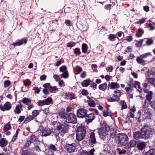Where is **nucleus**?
<instances>
[{"instance_id":"obj_1","label":"nucleus","mask_w":155,"mask_h":155,"mask_svg":"<svg viewBox=\"0 0 155 155\" xmlns=\"http://www.w3.org/2000/svg\"><path fill=\"white\" fill-rule=\"evenodd\" d=\"M140 132L137 131L133 134L134 138L136 140L143 139L147 140L151 138L153 136L155 130L149 124H144L141 128Z\"/></svg>"},{"instance_id":"obj_2","label":"nucleus","mask_w":155,"mask_h":155,"mask_svg":"<svg viewBox=\"0 0 155 155\" xmlns=\"http://www.w3.org/2000/svg\"><path fill=\"white\" fill-rule=\"evenodd\" d=\"M101 127L98 130L97 133L100 138L104 140L107 133L110 130V127L104 121L101 123Z\"/></svg>"},{"instance_id":"obj_3","label":"nucleus","mask_w":155,"mask_h":155,"mask_svg":"<svg viewBox=\"0 0 155 155\" xmlns=\"http://www.w3.org/2000/svg\"><path fill=\"white\" fill-rule=\"evenodd\" d=\"M117 143L120 146H125L128 142V136L124 133H118L115 138Z\"/></svg>"},{"instance_id":"obj_4","label":"nucleus","mask_w":155,"mask_h":155,"mask_svg":"<svg viewBox=\"0 0 155 155\" xmlns=\"http://www.w3.org/2000/svg\"><path fill=\"white\" fill-rule=\"evenodd\" d=\"M85 127L83 125L78 127L76 130V139L78 141H81L85 137L86 133Z\"/></svg>"},{"instance_id":"obj_5","label":"nucleus","mask_w":155,"mask_h":155,"mask_svg":"<svg viewBox=\"0 0 155 155\" xmlns=\"http://www.w3.org/2000/svg\"><path fill=\"white\" fill-rule=\"evenodd\" d=\"M69 123L66 120H63L57 127L58 131L63 134H65L68 131L69 128Z\"/></svg>"},{"instance_id":"obj_6","label":"nucleus","mask_w":155,"mask_h":155,"mask_svg":"<svg viewBox=\"0 0 155 155\" xmlns=\"http://www.w3.org/2000/svg\"><path fill=\"white\" fill-rule=\"evenodd\" d=\"M87 114V111L86 109L80 108L78 110L77 116L78 117L81 118L84 117Z\"/></svg>"},{"instance_id":"obj_7","label":"nucleus","mask_w":155,"mask_h":155,"mask_svg":"<svg viewBox=\"0 0 155 155\" xmlns=\"http://www.w3.org/2000/svg\"><path fill=\"white\" fill-rule=\"evenodd\" d=\"M74 143L71 144L66 143L65 145L66 150L69 153H73L75 151L76 147Z\"/></svg>"},{"instance_id":"obj_8","label":"nucleus","mask_w":155,"mask_h":155,"mask_svg":"<svg viewBox=\"0 0 155 155\" xmlns=\"http://www.w3.org/2000/svg\"><path fill=\"white\" fill-rule=\"evenodd\" d=\"M67 119L69 123L74 124L77 122V118L76 115L72 113H70L68 114Z\"/></svg>"},{"instance_id":"obj_9","label":"nucleus","mask_w":155,"mask_h":155,"mask_svg":"<svg viewBox=\"0 0 155 155\" xmlns=\"http://www.w3.org/2000/svg\"><path fill=\"white\" fill-rule=\"evenodd\" d=\"M12 107V105L9 102H6L3 106L0 105V110L4 111L5 110H10Z\"/></svg>"},{"instance_id":"obj_10","label":"nucleus","mask_w":155,"mask_h":155,"mask_svg":"<svg viewBox=\"0 0 155 155\" xmlns=\"http://www.w3.org/2000/svg\"><path fill=\"white\" fill-rule=\"evenodd\" d=\"M143 91L145 93L147 94L146 96V99L148 101L151 102V100L153 98V92L151 91H149L148 89H145L143 90Z\"/></svg>"},{"instance_id":"obj_11","label":"nucleus","mask_w":155,"mask_h":155,"mask_svg":"<svg viewBox=\"0 0 155 155\" xmlns=\"http://www.w3.org/2000/svg\"><path fill=\"white\" fill-rule=\"evenodd\" d=\"M28 40V39L27 38H24L21 40H17L14 43L12 44V45H13L14 46H20L23 44H25L27 43Z\"/></svg>"},{"instance_id":"obj_12","label":"nucleus","mask_w":155,"mask_h":155,"mask_svg":"<svg viewBox=\"0 0 155 155\" xmlns=\"http://www.w3.org/2000/svg\"><path fill=\"white\" fill-rule=\"evenodd\" d=\"M85 121L87 124L91 122L94 119L95 116L93 113H91L86 115Z\"/></svg>"},{"instance_id":"obj_13","label":"nucleus","mask_w":155,"mask_h":155,"mask_svg":"<svg viewBox=\"0 0 155 155\" xmlns=\"http://www.w3.org/2000/svg\"><path fill=\"white\" fill-rule=\"evenodd\" d=\"M42 136L46 137L49 135L51 133V131L50 129L43 128L41 131Z\"/></svg>"},{"instance_id":"obj_14","label":"nucleus","mask_w":155,"mask_h":155,"mask_svg":"<svg viewBox=\"0 0 155 155\" xmlns=\"http://www.w3.org/2000/svg\"><path fill=\"white\" fill-rule=\"evenodd\" d=\"M30 140L34 145L35 144H39L40 141L38 140V138L34 135H32L30 137Z\"/></svg>"},{"instance_id":"obj_15","label":"nucleus","mask_w":155,"mask_h":155,"mask_svg":"<svg viewBox=\"0 0 155 155\" xmlns=\"http://www.w3.org/2000/svg\"><path fill=\"white\" fill-rule=\"evenodd\" d=\"M107 99L108 102H113L114 101H119V98L117 96H115V94H113L112 97H108L107 98Z\"/></svg>"},{"instance_id":"obj_16","label":"nucleus","mask_w":155,"mask_h":155,"mask_svg":"<svg viewBox=\"0 0 155 155\" xmlns=\"http://www.w3.org/2000/svg\"><path fill=\"white\" fill-rule=\"evenodd\" d=\"M120 86L119 84L115 82H111L110 84L109 83L108 84V88L109 87L110 89H115L119 88Z\"/></svg>"},{"instance_id":"obj_17","label":"nucleus","mask_w":155,"mask_h":155,"mask_svg":"<svg viewBox=\"0 0 155 155\" xmlns=\"http://www.w3.org/2000/svg\"><path fill=\"white\" fill-rule=\"evenodd\" d=\"M146 146V144L145 142H140L138 143L137 147L139 150H142L145 148Z\"/></svg>"},{"instance_id":"obj_18","label":"nucleus","mask_w":155,"mask_h":155,"mask_svg":"<svg viewBox=\"0 0 155 155\" xmlns=\"http://www.w3.org/2000/svg\"><path fill=\"white\" fill-rule=\"evenodd\" d=\"M8 142L4 138H2L0 140V146L2 148L8 145Z\"/></svg>"},{"instance_id":"obj_19","label":"nucleus","mask_w":155,"mask_h":155,"mask_svg":"<svg viewBox=\"0 0 155 155\" xmlns=\"http://www.w3.org/2000/svg\"><path fill=\"white\" fill-rule=\"evenodd\" d=\"M90 138L91 143L93 144L96 143V139L95 137L94 133V132H91L90 134Z\"/></svg>"},{"instance_id":"obj_20","label":"nucleus","mask_w":155,"mask_h":155,"mask_svg":"<svg viewBox=\"0 0 155 155\" xmlns=\"http://www.w3.org/2000/svg\"><path fill=\"white\" fill-rule=\"evenodd\" d=\"M107 87V84L106 83H104L100 84L98 86L99 89L103 91H105Z\"/></svg>"},{"instance_id":"obj_21","label":"nucleus","mask_w":155,"mask_h":155,"mask_svg":"<svg viewBox=\"0 0 155 155\" xmlns=\"http://www.w3.org/2000/svg\"><path fill=\"white\" fill-rule=\"evenodd\" d=\"M22 106L21 104H18L16 106L15 110H14V112L17 114H20L21 112V109H22Z\"/></svg>"},{"instance_id":"obj_22","label":"nucleus","mask_w":155,"mask_h":155,"mask_svg":"<svg viewBox=\"0 0 155 155\" xmlns=\"http://www.w3.org/2000/svg\"><path fill=\"white\" fill-rule=\"evenodd\" d=\"M11 128L12 127L10 124V123H8L7 124H6L4 127L3 130V131L4 132H6L8 130L11 129Z\"/></svg>"},{"instance_id":"obj_23","label":"nucleus","mask_w":155,"mask_h":155,"mask_svg":"<svg viewBox=\"0 0 155 155\" xmlns=\"http://www.w3.org/2000/svg\"><path fill=\"white\" fill-rule=\"evenodd\" d=\"M90 79H88L84 80L83 82L81 83V84L83 87H87L90 84Z\"/></svg>"},{"instance_id":"obj_24","label":"nucleus","mask_w":155,"mask_h":155,"mask_svg":"<svg viewBox=\"0 0 155 155\" xmlns=\"http://www.w3.org/2000/svg\"><path fill=\"white\" fill-rule=\"evenodd\" d=\"M58 115L65 119H67L68 114H67L64 112L63 111H61L59 112Z\"/></svg>"},{"instance_id":"obj_25","label":"nucleus","mask_w":155,"mask_h":155,"mask_svg":"<svg viewBox=\"0 0 155 155\" xmlns=\"http://www.w3.org/2000/svg\"><path fill=\"white\" fill-rule=\"evenodd\" d=\"M144 33L143 30L141 28L138 29V32L136 33V36L137 37H141Z\"/></svg>"},{"instance_id":"obj_26","label":"nucleus","mask_w":155,"mask_h":155,"mask_svg":"<svg viewBox=\"0 0 155 155\" xmlns=\"http://www.w3.org/2000/svg\"><path fill=\"white\" fill-rule=\"evenodd\" d=\"M137 143V141L134 140H131L128 143V146L130 147H135Z\"/></svg>"},{"instance_id":"obj_27","label":"nucleus","mask_w":155,"mask_h":155,"mask_svg":"<svg viewBox=\"0 0 155 155\" xmlns=\"http://www.w3.org/2000/svg\"><path fill=\"white\" fill-rule=\"evenodd\" d=\"M134 87L136 88H137V87L138 88V89H140V90L139 91L140 92L142 91V89L141 87L140 84V83L139 82H138V81H135V82Z\"/></svg>"},{"instance_id":"obj_28","label":"nucleus","mask_w":155,"mask_h":155,"mask_svg":"<svg viewBox=\"0 0 155 155\" xmlns=\"http://www.w3.org/2000/svg\"><path fill=\"white\" fill-rule=\"evenodd\" d=\"M87 48L88 47L86 44L85 43H83L82 44L81 49L83 53H86L87 52Z\"/></svg>"},{"instance_id":"obj_29","label":"nucleus","mask_w":155,"mask_h":155,"mask_svg":"<svg viewBox=\"0 0 155 155\" xmlns=\"http://www.w3.org/2000/svg\"><path fill=\"white\" fill-rule=\"evenodd\" d=\"M117 38L116 35L114 34H110L108 36V38L109 41H115Z\"/></svg>"},{"instance_id":"obj_30","label":"nucleus","mask_w":155,"mask_h":155,"mask_svg":"<svg viewBox=\"0 0 155 155\" xmlns=\"http://www.w3.org/2000/svg\"><path fill=\"white\" fill-rule=\"evenodd\" d=\"M22 102L26 105H28L31 103V100L28 98L24 97L22 99Z\"/></svg>"},{"instance_id":"obj_31","label":"nucleus","mask_w":155,"mask_h":155,"mask_svg":"<svg viewBox=\"0 0 155 155\" xmlns=\"http://www.w3.org/2000/svg\"><path fill=\"white\" fill-rule=\"evenodd\" d=\"M145 155H155V149H150L146 152Z\"/></svg>"},{"instance_id":"obj_32","label":"nucleus","mask_w":155,"mask_h":155,"mask_svg":"<svg viewBox=\"0 0 155 155\" xmlns=\"http://www.w3.org/2000/svg\"><path fill=\"white\" fill-rule=\"evenodd\" d=\"M34 118V117L32 115H31L27 117L24 120L23 123L27 124L31 120Z\"/></svg>"},{"instance_id":"obj_33","label":"nucleus","mask_w":155,"mask_h":155,"mask_svg":"<svg viewBox=\"0 0 155 155\" xmlns=\"http://www.w3.org/2000/svg\"><path fill=\"white\" fill-rule=\"evenodd\" d=\"M44 100L45 102V104H46V105H49L52 101V98L50 97H48L47 99Z\"/></svg>"},{"instance_id":"obj_34","label":"nucleus","mask_w":155,"mask_h":155,"mask_svg":"<svg viewBox=\"0 0 155 155\" xmlns=\"http://www.w3.org/2000/svg\"><path fill=\"white\" fill-rule=\"evenodd\" d=\"M134 117V113L129 112V113L127 114V117L126 119L127 120H128L130 117L133 118Z\"/></svg>"},{"instance_id":"obj_35","label":"nucleus","mask_w":155,"mask_h":155,"mask_svg":"<svg viewBox=\"0 0 155 155\" xmlns=\"http://www.w3.org/2000/svg\"><path fill=\"white\" fill-rule=\"evenodd\" d=\"M136 60L139 64H141L145 62L146 61L143 60L142 58L141 57H137L136 59Z\"/></svg>"},{"instance_id":"obj_36","label":"nucleus","mask_w":155,"mask_h":155,"mask_svg":"<svg viewBox=\"0 0 155 155\" xmlns=\"http://www.w3.org/2000/svg\"><path fill=\"white\" fill-rule=\"evenodd\" d=\"M21 155H32L31 153L28 150H23Z\"/></svg>"},{"instance_id":"obj_37","label":"nucleus","mask_w":155,"mask_h":155,"mask_svg":"<svg viewBox=\"0 0 155 155\" xmlns=\"http://www.w3.org/2000/svg\"><path fill=\"white\" fill-rule=\"evenodd\" d=\"M87 102L88 103L89 106L90 107H94L96 105L94 101L93 100L91 102L89 100H87Z\"/></svg>"},{"instance_id":"obj_38","label":"nucleus","mask_w":155,"mask_h":155,"mask_svg":"<svg viewBox=\"0 0 155 155\" xmlns=\"http://www.w3.org/2000/svg\"><path fill=\"white\" fill-rule=\"evenodd\" d=\"M58 89L56 86L52 87L51 86L49 91L51 93H55V91H58Z\"/></svg>"},{"instance_id":"obj_39","label":"nucleus","mask_w":155,"mask_h":155,"mask_svg":"<svg viewBox=\"0 0 155 155\" xmlns=\"http://www.w3.org/2000/svg\"><path fill=\"white\" fill-rule=\"evenodd\" d=\"M61 76L64 78H68V71L64 72L61 74Z\"/></svg>"},{"instance_id":"obj_40","label":"nucleus","mask_w":155,"mask_h":155,"mask_svg":"<svg viewBox=\"0 0 155 155\" xmlns=\"http://www.w3.org/2000/svg\"><path fill=\"white\" fill-rule=\"evenodd\" d=\"M148 82L150 84H152L154 86L155 85V79L153 78H149L147 80Z\"/></svg>"},{"instance_id":"obj_41","label":"nucleus","mask_w":155,"mask_h":155,"mask_svg":"<svg viewBox=\"0 0 155 155\" xmlns=\"http://www.w3.org/2000/svg\"><path fill=\"white\" fill-rule=\"evenodd\" d=\"M59 71L61 72H65L67 71V68L66 66L63 65L59 68Z\"/></svg>"},{"instance_id":"obj_42","label":"nucleus","mask_w":155,"mask_h":155,"mask_svg":"<svg viewBox=\"0 0 155 155\" xmlns=\"http://www.w3.org/2000/svg\"><path fill=\"white\" fill-rule=\"evenodd\" d=\"M143 41V39L140 40L138 43H136L135 44L136 46L138 47H141L142 45Z\"/></svg>"},{"instance_id":"obj_43","label":"nucleus","mask_w":155,"mask_h":155,"mask_svg":"<svg viewBox=\"0 0 155 155\" xmlns=\"http://www.w3.org/2000/svg\"><path fill=\"white\" fill-rule=\"evenodd\" d=\"M75 43L73 41H70L68 42L66 45V46L68 47L71 48L75 46Z\"/></svg>"},{"instance_id":"obj_44","label":"nucleus","mask_w":155,"mask_h":155,"mask_svg":"<svg viewBox=\"0 0 155 155\" xmlns=\"http://www.w3.org/2000/svg\"><path fill=\"white\" fill-rule=\"evenodd\" d=\"M38 105L39 106H42L46 105L45 102L44 100L42 101H39L37 102Z\"/></svg>"},{"instance_id":"obj_45","label":"nucleus","mask_w":155,"mask_h":155,"mask_svg":"<svg viewBox=\"0 0 155 155\" xmlns=\"http://www.w3.org/2000/svg\"><path fill=\"white\" fill-rule=\"evenodd\" d=\"M11 84L10 81L9 80L5 81L4 82V86L5 88L8 87Z\"/></svg>"},{"instance_id":"obj_46","label":"nucleus","mask_w":155,"mask_h":155,"mask_svg":"<svg viewBox=\"0 0 155 155\" xmlns=\"http://www.w3.org/2000/svg\"><path fill=\"white\" fill-rule=\"evenodd\" d=\"M114 93L115 94H117L116 95H115V96H117V97L119 98L120 97L121 95V94L120 91L119 90H117V91H114Z\"/></svg>"},{"instance_id":"obj_47","label":"nucleus","mask_w":155,"mask_h":155,"mask_svg":"<svg viewBox=\"0 0 155 155\" xmlns=\"http://www.w3.org/2000/svg\"><path fill=\"white\" fill-rule=\"evenodd\" d=\"M51 86L50 85V83H45L43 85V87H44L45 89H48L49 90Z\"/></svg>"},{"instance_id":"obj_48","label":"nucleus","mask_w":155,"mask_h":155,"mask_svg":"<svg viewBox=\"0 0 155 155\" xmlns=\"http://www.w3.org/2000/svg\"><path fill=\"white\" fill-rule=\"evenodd\" d=\"M74 53L77 55H79L81 53L80 49L78 48H75L74 49Z\"/></svg>"},{"instance_id":"obj_49","label":"nucleus","mask_w":155,"mask_h":155,"mask_svg":"<svg viewBox=\"0 0 155 155\" xmlns=\"http://www.w3.org/2000/svg\"><path fill=\"white\" fill-rule=\"evenodd\" d=\"M153 43V41L151 39L149 38L146 41V44L148 46L150 45Z\"/></svg>"},{"instance_id":"obj_50","label":"nucleus","mask_w":155,"mask_h":155,"mask_svg":"<svg viewBox=\"0 0 155 155\" xmlns=\"http://www.w3.org/2000/svg\"><path fill=\"white\" fill-rule=\"evenodd\" d=\"M32 115L34 118L39 114V112L37 110H34L32 112Z\"/></svg>"},{"instance_id":"obj_51","label":"nucleus","mask_w":155,"mask_h":155,"mask_svg":"<svg viewBox=\"0 0 155 155\" xmlns=\"http://www.w3.org/2000/svg\"><path fill=\"white\" fill-rule=\"evenodd\" d=\"M148 83H144L142 84L143 85L144 90L145 89H148L150 87V86Z\"/></svg>"},{"instance_id":"obj_52","label":"nucleus","mask_w":155,"mask_h":155,"mask_svg":"<svg viewBox=\"0 0 155 155\" xmlns=\"http://www.w3.org/2000/svg\"><path fill=\"white\" fill-rule=\"evenodd\" d=\"M116 135V132L113 130L112 132L111 131L110 137L112 138H114L115 137Z\"/></svg>"},{"instance_id":"obj_53","label":"nucleus","mask_w":155,"mask_h":155,"mask_svg":"<svg viewBox=\"0 0 155 155\" xmlns=\"http://www.w3.org/2000/svg\"><path fill=\"white\" fill-rule=\"evenodd\" d=\"M24 84L25 86H29L31 84V82L29 80H27L26 81H24Z\"/></svg>"},{"instance_id":"obj_54","label":"nucleus","mask_w":155,"mask_h":155,"mask_svg":"<svg viewBox=\"0 0 155 155\" xmlns=\"http://www.w3.org/2000/svg\"><path fill=\"white\" fill-rule=\"evenodd\" d=\"M121 110L123 109H126L127 108V105L126 102L125 101H123L122 103L121 104Z\"/></svg>"},{"instance_id":"obj_55","label":"nucleus","mask_w":155,"mask_h":155,"mask_svg":"<svg viewBox=\"0 0 155 155\" xmlns=\"http://www.w3.org/2000/svg\"><path fill=\"white\" fill-rule=\"evenodd\" d=\"M150 54V53H146L145 54H143L140 55V57L142 58H145L147 57Z\"/></svg>"},{"instance_id":"obj_56","label":"nucleus","mask_w":155,"mask_h":155,"mask_svg":"<svg viewBox=\"0 0 155 155\" xmlns=\"http://www.w3.org/2000/svg\"><path fill=\"white\" fill-rule=\"evenodd\" d=\"M49 149L50 150H53L54 151H57V148L53 144H51L49 147Z\"/></svg>"},{"instance_id":"obj_57","label":"nucleus","mask_w":155,"mask_h":155,"mask_svg":"<svg viewBox=\"0 0 155 155\" xmlns=\"http://www.w3.org/2000/svg\"><path fill=\"white\" fill-rule=\"evenodd\" d=\"M144 114L145 115H146V114H147V115L150 116L152 114V113L150 110H145Z\"/></svg>"},{"instance_id":"obj_58","label":"nucleus","mask_w":155,"mask_h":155,"mask_svg":"<svg viewBox=\"0 0 155 155\" xmlns=\"http://www.w3.org/2000/svg\"><path fill=\"white\" fill-rule=\"evenodd\" d=\"M65 23L67 26H70L71 25V21L69 20H65Z\"/></svg>"},{"instance_id":"obj_59","label":"nucleus","mask_w":155,"mask_h":155,"mask_svg":"<svg viewBox=\"0 0 155 155\" xmlns=\"http://www.w3.org/2000/svg\"><path fill=\"white\" fill-rule=\"evenodd\" d=\"M125 38H126V40L128 42H130L133 40V38L131 35L126 37Z\"/></svg>"},{"instance_id":"obj_60","label":"nucleus","mask_w":155,"mask_h":155,"mask_svg":"<svg viewBox=\"0 0 155 155\" xmlns=\"http://www.w3.org/2000/svg\"><path fill=\"white\" fill-rule=\"evenodd\" d=\"M75 95L73 93H71L70 94H69V99H70L71 100L75 99V97H74Z\"/></svg>"},{"instance_id":"obj_61","label":"nucleus","mask_w":155,"mask_h":155,"mask_svg":"<svg viewBox=\"0 0 155 155\" xmlns=\"http://www.w3.org/2000/svg\"><path fill=\"white\" fill-rule=\"evenodd\" d=\"M81 93L84 96H85L88 94L87 91L84 89H83L82 90Z\"/></svg>"},{"instance_id":"obj_62","label":"nucleus","mask_w":155,"mask_h":155,"mask_svg":"<svg viewBox=\"0 0 155 155\" xmlns=\"http://www.w3.org/2000/svg\"><path fill=\"white\" fill-rule=\"evenodd\" d=\"M81 155H89V153L85 150H83L81 153Z\"/></svg>"},{"instance_id":"obj_63","label":"nucleus","mask_w":155,"mask_h":155,"mask_svg":"<svg viewBox=\"0 0 155 155\" xmlns=\"http://www.w3.org/2000/svg\"><path fill=\"white\" fill-rule=\"evenodd\" d=\"M25 117L24 116H20L18 119V121H19L20 123L24 120Z\"/></svg>"},{"instance_id":"obj_64","label":"nucleus","mask_w":155,"mask_h":155,"mask_svg":"<svg viewBox=\"0 0 155 155\" xmlns=\"http://www.w3.org/2000/svg\"><path fill=\"white\" fill-rule=\"evenodd\" d=\"M43 93L45 95H48L49 94V92L48 89L44 88L43 90Z\"/></svg>"}]
</instances>
